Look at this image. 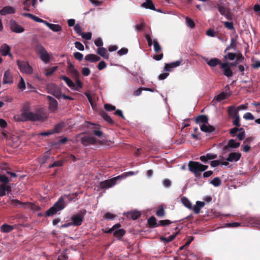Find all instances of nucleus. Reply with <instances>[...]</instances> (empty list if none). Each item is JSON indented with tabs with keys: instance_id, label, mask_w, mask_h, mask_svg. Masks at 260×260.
<instances>
[{
	"instance_id": "41",
	"label": "nucleus",
	"mask_w": 260,
	"mask_h": 260,
	"mask_svg": "<svg viewBox=\"0 0 260 260\" xmlns=\"http://www.w3.org/2000/svg\"><path fill=\"white\" fill-rule=\"evenodd\" d=\"M176 235H177V233L175 234H173V235L169 236L168 238L162 237H161L160 239L165 243L167 244V243H168L172 241L175 238Z\"/></svg>"
},
{
	"instance_id": "29",
	"label": "nucleus",
	"mask_w": 260,
	"mask_h": 260,
	"mask_svg": "<svg viewBox=\"0 0 260 260\" xmlns=\"http://www.w3.org/2000/svg\"><path fill=\"white\" fill-rule=\"evenodd\" d=\"M97 53L102 57L105 59H108L109 58V53L107 52V49L104 47H99L97 50Z\"/></svg>"
},
{
	"instance_id": "60",
	"label": "nucleus",
	"mask_w": 260,
	"mask_h": 260,
	"mask_svg": "<svg viewBox=\"0 0 260 260\" xmlns=\"http://www.w3.org/2000/svg\"><path fill=\"white\" fill-rule=\"evenodd\" d=\"M104 217L105 219L112 220L115 218V215L110 212H107L105 213V214L104 216Z\"/></svg>"
},
{
	"instance_id": "16",
	"label": "nucleus",
	"mask_w": 260,
	"mask_h": 260,
	"mask_svg": "<svg viewBox=\"0 0 260 260\" xmlns=\"http://www.w3.org/2000/svg\"><path fill=\"white\" fill-rule=\"evenodd\" d=\"M13 82V76L9 70L6 71L4 75L3 83L4 84H11Z\"/></svg>"
},
{
	"instance_id": "24",
	"label": "nucleus",
	"mask_w": 260,
	"mask_h": 260,
	"mask_svg": "<svg viewBox=\"0 0 260 260\" xmlns=\"http://www.w3.org/2000/svg\"><path fill=\"white\" fill-rule=\"evenodd\" d=\"M68 70L71 74L72 77L73 78L79 77V72L75 68L74 66L71 63H68Z\"/></svg>"
},
{
	"instance_id": "30",
	"label": "nucleus",
	"mask_w": 260,
	"mask_h": 260,
	"mask_svg": "<svg viewBox=\"0 0 260 260\" xmlns=\"http://www.w3.org/2000/svg\"><path fill=\"white\" fill-rule=\"evenodd\" d=\"M10 204L15 207L25 208L26 205L28 203L22 202L17 199H13L11 200Z\"/></svg>"
},
{
	"instance_id": "44",
	"label": "nucleus",
	"mask_w": 260,
	"mask_h": 260,
	"mask_svg": "<svg viewBox=\"0 0 260 260\" xmlns=\"http://www.w3.org/2000/svg\"><path fill=\"white\" fill-rule=\"evenodd\" d=\"M156 215L160 217H163L165 215V211L162 205L159 206V209L156 212Z\"/></svg>"
},
{
	"instance_id": "49",
	"label": "nucleus",
	"mask_w": 260,
	"mask_h": 260,
	"mask_svg": "<svg viewBox=\"0 0 260 260\" xmlns=\"http://www.w3.org/2000/svg\"><path fill=\"white\" fill-rule=\"evenodd\" d=\"M211 183L214 186H219L220 185L221 182L219 177H215L211 181Z\"/></svg>"
},
{
	"instance_id": "51",
	"label": "nucleus",
	"mask_w": 260,
	"mask_h": 260,
	"mask_svg": "<svg viewBox=\"0 0 260 260\" xmlns=\"http://www.w3.org/2000/svg\"><path fill=\"white\" fill-rule=\"evenodd\" d=\"M186 22L188 26L190 28H194L195 26V23L194 21L188 17L186 18Z\"/></svg>"
},
{
	"instance_id": "33",
	"label": "nucleus",
	"mask_w": 260,
	"mask_h": 260,
	"mask_svg": "<svg viewBox=\"0 0 260 260\" xmlns=\"http://www.w3.org/2000/svg\"><path fill=\"white\" fill-rule=\"evenodd\" d=\"M46 26H47L50 29L55 32H58L61 30V26L58 24H54L46 22Z\"/></svg>"
},
{
	"instance_id": "46",
	"label": "nucleus",
	"mask_w": 260,
	"mask_h": 260,
	"mask_svg": "<svg viewBox=\"0 0 260 260\" xmlns=\"http://www.w3.org/2000/svg\"><path fill=\"white\" fill-rule=\"evenodd\" d=\"M18 88L22 91L26 88L25 83L22 77L20 78V80L18 84Z\"/></svg>"
},
{
	"instance_id": "14",
	"label": "nucleus",
	"mask_w": 260,
	"mask_h": 260,
	"mask_svg": "<svg viewBox=\"0 0 260 260\" xmlns=\"http://www.w3.org/2000/svg\"><path fill=\"white\" fill-rule=\"evenodd\" d=\"M182 62V59H181L174 62H172L169 63H166L164 68V71L166 72H170L172 71L173 68L179 66Z\"/></svg>"
},
{
	"instance_id": "53",
	"label": "nucleus",
	"mask_w": 260,
	"mask_h": 260,
	"mask_svg": "<svg viewBox=\"0 0 260 260\" xmlns=\"http://www.w3.org/2000/svg\"><path fill=\"white\" fill-rule=\"evenodd\" d=\"M63 165L62 160H57L54 161L53 164L50 165L49 167V168H52L56 167H61Z\"/></svg>"
},
{
	"instance_id": "57",
	"label": "nucleus",
	"mask_w": 260,
	"mask_h": 260,
	"mask_svg": "<svg viewBox=\"0 0 260 260\" xmlns=\"http://www.w3.org/2000/svg\"><path fill=\"white\" fill-rule=\"evenodd\" d=\"M104 108L108 111H112L116 110L115 106L109 104H105L104 105Z\"/></svg>"
},
{
	"instance_id": "17",
	"label": "nucleus",
	"mask_w": 260,
	"mask_h": 260,
	"mask_svg": "<svg viewBox=\"0 0 260 260\" xmlns=\"http://www.w3.org/2000/svg\"><path fill=\"white\" fill-rule=\"evenodd\" d=\"M217 157V154L213 153H207L205 155L201 156L199 159L203 162L207 163L209 160L214 159Z\"/></svg>"
},
{
	"instance_id": "52",
	"label": "nucleus",
	"mask_w": 260,
	"mask_h": 260,
	"mask_svg": "<svg viewBox=\"0 0 260 260\" xmlns=\"http://www.w3.org/2000/svg\"><path fill=\"white\" fill-rule=\"evenodd\" d=\"M57 67H53L48 69L45 72V75L47 77L51 76L56 70Z\"/></svg>"
},
{
	"instance_id": "28",
	"label": "nucleus",
	"mask_w": 260,
	"mask_h": 260,
	"mask_svg": "<svg viewBox=\"0 0 260 260\" xmlns=\"http://www.w3.org/2000/svg\"><path fill=\"white\" fill-rule=\"evenodd\" d=\"M6 191H7L8 192L11 191V187L10 185H8L6 184H1L0 185V197H3L5 196Z\"/></svg>"
},
{
	"instance_id": "8",
	"label": "nucleus",
	"mask_w": 260,
	"mask_h": 260,
	"mask_svg": "<svg viewBox=\"0 0 260 260\" xmlns=\"http://www.w3.org/2000/svg\"><path fill=\"white\" fill-rule=\"evenodd\" d=\"M220 68L223 70V74L228 78H230L233 75V72L230 67L229 62H223L221 64Z\"/></svg>"
},
{
	"instance_id": "35",
	"label": "nucleus",
	"mask_w": 260,
	"mask_h": 260,
	"mask_svg": "<svg viewBox=\"0 0 260 260\" xmlns=\"http://www.w3.org/2000/svg\"><path fill=\"white\" fill-rule=\"evenodd\" d=\"M142 6L152 10H155V6L151 0H146V2L142 4Z\"/></svg>"
},
{
	"instance_id": "25",
	"label": "nucleus",
	"mask_w": 260,
	"mask_h": 260,
	"mask_svg": "<svg viewBox=\"0 0 260 260\" xmlns=\"http://www.w3.org/2000/svg\"><path fill=\"white\" fill-rule=\"evenodd\" d=\"M201 130L205 133H211L215 131V128L211 125L202 124L200 126Z\"/></svg>"
},
{
	"instance_id": "38",
	"label": "nucleus",
	"mask_w": 260,
	"mask_h": 260,
	"mask_svg": "<svg viewBox=\"0 0 260 260\" xmlns=\"http://www.w3.org/2000/svg\"><path fill=\"white\" fill-rule=\"evenodd\" d=\"M125 234V231L124 229H119L114 232L113 235L114 237L118 238V239H120Z\"/></svg>"
},
{
	"instance_id": "23",
	"label": "nucleus",
	"mask_w": 260,
	"mask_h": 260,
	"mask_svg": "<svg viewBox=\"0 0 260 260\" xmlns=\"http://www.w3.org/2000/svg\"><path fill=\"white\" fill-rule=\"evenodd\" d=\"M206 60L207 61V63L208 65L210 67H214L218 64L220 65V67H221V64L223 63L221 62L220 60L217 58H213L210 59L209 60H208V59H206Z\"/></svg>"
},
{
	"instance_id": "9",
	"label": "nucleus",
	"mask_w": 260,
	"mask_h": 260,
	"mask_svg": "<svg viewBox=\"0 0 260 260\" xmlns=\"http://www.w3.org/2000/svg\"><path fill=\"white\" fill-rule=\"evenodd\" d=\"M10 27L11 30L16 33H21L24 31V28L18 24L17 22L14 20H11L10 21Z\"/></svg>"
},
{
	"instance_id": "56",
	"label": "nucleus",
	"mask_w": 260,
	"mask_h": 260,
	"mask_svg": "<svg viewBox=\"0 0 260 260\" xmlns=\"http://www.w3.org/2000/svg\"><path fill=\"white\" fill-rule=\"evenodd\" d=\"M37 0H25L23 2L25 6H29L30 4L34 7H35Z\"/></svg>"
},
{
	"instance_id": "43",
	"label": "nucleus",
	"mask_w": 260,
	"mask_h": 260,
	"mask_svg": "<svg viewBox=\"0 0 260 260\" xmlns=\"http://www.w3.org/2000/svg\"><path fill=\"white\" fill-rule=\"evenodd\" d=\"M228 96L227 94L224 92H222L219 94H218L216 96H215V99L218 101H221L224 100H225L228 98Z\"/></svg>"
},
{
	"instance_id": "12",
	"label": "nucleus",
	"mask_w": 260,
	"mask_h": 260,
	"mask_svg": "<svg viewBox=\"0 0 260 260\" xmlns=\"http://www.w3.org/2000/svg\"><path fill=\"white\" fill-rule=\"evenodd\" d=\"M47 99L49 101V108L50 110L54 112L57 109L58 103L57 101L51 96H47Z\"/></svg>"
},
{
	"instance_id": "62",
	"label": "nucleus",
	"mask_w": 260,
	"mask_h": 260,
	"mask_svg": "<svg viewBox=\"0 0 260 260\" xmlns=\"http://www.w3.org/2000/svg\"><path fill=\"white\" fill-rule=\"evenodd\" d=\"M74 56L76 59L79 61H81L83 58V55L79 52H75L74 53Z\"/></svg>"
},
{
	"instance_id": "5",
	"label": "nucleus",
	"mask_w": 260,
	"mask_h": 260,
	"mask_svg": "<svg viewBox=\"0 0 260 260\" xmlns=\"http://www.w3.org/2000/svg\"><path fill=\"white\" fill-rule=\"evenodd\" d=\"M17 64L21 72L29 75L32 73V68L27 62L17 60Z\"/></svg>"
},
{
	"instance_id": "15",
	"label": "nucleus",
	"mask_w": 260,
	"mask_h": 260,
	"mask_svg": "<svg viewBox=\"0 0 260 260\" xmlns=\"http://www.w3.org/2000/svg\"><path fill=\"white\" fill-rule=\"evenodd\" d=\"M10 51L11 48L7 44H3L0 47V53L3 56H6L7 55H9L11 56L12 54L10 53Z\"/></svg>"
},
{
	"instance_id": "55",
	"label": "nucleus",
	"mask_w": 260,
	"mask_h": 260,
	"mask_svg": "<svg viewBox=\"0 0 260 260\" xmlns=\"http://www.w3.org/2000/svg\"><path fill=\"white\" fill-rule=\"evenodd\" d=\"M233 124L237 127H239L240 126V116H237L235 117H233Z\"/></svg>"
},
{
	"instance_id": "10",
	"label": "nucleus",
	"mask_w": 260,
	"mask_h": 260,
	"mask_svg": "<svg viewBox=\"0 0 260 260\" xmlns=\"http://www.w3.org/2000/svg\"><path fill=\"white\" fill-rule=\"evenodd\" d=\"M81 143L85 146L89 145L95 144L96 142V139L94 137L85 136L81 139Z\"/></svg>"
},
{
	"instance_id": "64",
	"label": "nucleus",
	"mask_w": 260,
	"mask_h": 260,
	"mask_svg": "<svg viewBox=\"0 0 260 260\" xmlns=\"http://www.w3.org/2000/svg\"><path fill=\"white\" fill-rule=\"evenodd\" d=\"M94 44L96 45V46L99 47H102V46L103 45L102 39L101 38H97L94 41Z\"/></svg>"
},
{
	"instance_id": "36",
	"label": "nucleus",
	"mask_w": 260,
	"mask_h": 260,
	"mask_svg": "<svg viewBox=\"0 0 260 260\" xmlns=\"http://www.w3.org/2000/svg\"><path fill=\"white\" fill-rule=\"evenodd\" d=\"M64 127V123H59L57 124H56L54 128L52 129V132L53 134H57L60 133L63 127Z\"/></svg>"
},
{
	"instance_id": "1",
	"label": "nucleus",
	"mask_w": 260,
	"mask_h": 260,
	"mask_svg": "<svg viewBox=\"0 0 260 260\" xmlns=\"http://www.w3.org/2000/svg\"><path fill=\"white\" fill-rule=\"evenodd\" d=\"M47 118V116L44 113L40 112L34 113L25 111L21 114V120L22 121H44Z\"/></svg>"
},
{
	"instance_id": "3",
	"label": "nucleus",
	"mask_w": 260,
	"mask_h": 260,
	"mask_svg": "<svg viewBox=\"0 0 260 260\" xmlns=\"http://www.w3.org/2000/svg\"><path fill=\"white\" fill-rule=\"evenodd\" d=\"M118 180H119L118 177H117V176L115 177H113L110 179L106 180L105 181L101 182L98 186V190L104 189H108L113 186L116 184L117 181Z\"/></svg>"
},
{
	"instance_id": "47",
	"label": "nucleus",
	"mask_w": 260,
	"mask_h": 260,
	"mask_svg": "<svg viewBox=\"0 0 260 260\" xmlns=\"http://www.w3.org/2000/svg\"><path fill=\"white\" fill-rule=\"evenodd\" d=\"M153 46L154 51L156 53L159 52L161 50V48L156 40H153Z\"/></svg>"
},
{
	"instance_id": "61",
	"label": "nucleus",
	"mask_w": 260,
	"mask_h": 260,
	"mask_svg": "<svg viewBox=\"0 0 260 260\" xmlns=\"http://www.w3.org/2000/svg\"><path fill=\"white\" fill-rule=\"evenodd\" d=\"M243 118L245 120H253L254 119L253 115L250 112H247L244 114Z\"/></svg>"
},
{
	"instance_id": "32",
	"label": "nucleus",
	"mask_w": 260,
	"mask_h": 260,
	"mask_svg": "<svg viewBox=\"0 0 260 260\" xmlns=\"http://www.w3.org/2000/svg\"><path fill=\"white\" fill-rule=\"evenodd\" d=\"M147 223L149 226L151 228L158 226V223L156 222V219L154 216H152L149 218H148Z\"/></svg>"
},
{
	"instance_id": "13",
	"label": "nucleus",
	"mask_w": 260,
	"mask_h": 260,
	"mask_svg": "<svg viewBox=\"0 0 260 260\" xmlns=\"http://www.w3.org/2000/svg\"><path fill=\"white\" fill-rule=\"evenodd\" d=\"M50 93L56 97L57 99H60L61 96V90L59 87L55 84L51 85L50 88Z\"/></svg>"
},
{
	"instance_id": "2",
	"label": "nucleus",
	"mask_w": 260,
	"mask_h": 260,
	"mask_svg": "<svg viewBox=\"0 0 260 260\" xmlns=\"http://www.w3.org/2000/svg\"><path fill=\"white\" fill-rule=\"evenodd\" d=\"M35 50L36 53L39 55L40 59L45 63L50 61V56L45 48L40 44L36 45Z\"/></svg>"
},
{
	"instance_id": "18",
	"label": "nucleus",
	"mask_w": 260,
	"mask_h": 260,
	"mask_svg": "<svg viewBox=\"0 0 260 260\" xmlns=\"http://www.w3.org/2000/svg\"><path fill=\"white\" fill-rule=\"evenodd\" d=\"M16 12L15 8L12 6H5L0 10L1 15H6L8 14H14Z\"/></svg>"
},
{
	"instance_id": "54",
	"label": "nucleus",
	"mask_w": 260,
	"mask_h": 260,
	"mask_svg": "<svg viewBox=\"0 0 260 260\" xmlns=\"http://www.w3.org/2000/svg\"><path fill=\"white\" fill-rule=\"evenodd\" d=\"M174 222L173 221H171L170 220H168V219H166V220H160L158 222V226H166L167 225H169L171 223Z\"/></svg>"
},
{
	"instance_id": "26",
	"label": "nucleus",
	"mask_w": 260,
	"mask_h": 260,
	"mask_svg": "<svg viewBox=\"0 0 260 260\" xmlns=\"http://www.w3.org/2000/svg\"><path fill=\"white\" fill-rule=\"evenodd\" d=\"M100 57L94 54H89L85 56V60L86 61H89L91 62H94L100 60Z\"/></svg>"
},
{
	"instance_id": "42",
	"label": "nucleus",
	"mask_w": 260,
	"mask_h": 260,
	"mask_svg": "<svg viewBox=\"0 0 260 260\" xmlns=\"http://www.w3.org/2000/svg\"><path fill=\"white\" fill-rule=\"evenodd\" d=\"M228 146L232 148H237L240 146L239 142H236L234 139H230L228 141Z\"/></svg>"
},
{
	"instance_id": "19",
	"label": "nucleus",
	"mask_w": 260,
	"mask_h": 260,
	"mask_svg": "<svg viewBox=\"0 0 260 260\" xmlns=\"http://www.w3.org/2000/svg\"><path fill=\"white\" fill-rule=\"evenodd\" d=\"M241 157V154L239 152H232L229 154V156L226 158L228 161H237Z\"/></svg>"
},
{
	"instance_id": "11",
	"label": "nucleus",
	"mask_w": 260,
	"mask_h": 260,
	"mask_svg": "<svg viewBox=\"0 0 260 260\" xmlns=\"http://www.w3.org/2000/svg\"><path fill=\"white\" fill-rule=\"evenodd\" d=\"M53 206L58 211V212L63 210L66 206L64 197L62 196L60 197Z\"/></svg>"
},
{
	"instance_id": "63",
	"label": "nucleus",
	"mask_w": 260,
	"mask_h": 260,
	"mask_svg": "<svg viewBox=\"0 0 260 260\" xmlns=\"http://www.w3.org/2000/svg\"><path fill=\"white\" fill-rule=\"evenodd\" d=\"M75 46L77 49H78L80 51H83L84 50V46L80 42H78V41L76 42L75 43Z\"/></svg>"
},
{
	"instance_id": "37",
	"label": "nucleus",
	"mask_w": 260,
	"mask_h": 260,
	"mask_svg": "<svg viewBox=\"0 0 260 260\" xmlns=\"http://www.w3.org/2000/svg\"><path fill=\"white\" fill-rule=\"evenodd\" d=\"M1 230L3 233H9L13 230V227L7 224H4L1 226Z\"/></svg>"
},
{
	"instance_id": "45",
	"label": "nucleus",
	"mask_w": 260,
	"mask_h": 260,
	"mask_svg": "<svg viewBox=\"0 0 260 260\" xmlns=\"http://www.w3.org/2000/svg\"><path fill=\"white\" fill-rule=\"evenodd\" d=\"M135 174V172H134L133 171H129V172H125V173L122 174L121 175L118 176L117 177H118V180H121V179L125 178L126 177H127L128 176L134 175Z\"/></svg>"
},
{
	"instance_id": "27",
	"label": "nucleus",
	"mask_w": 260,
	"mask_h": 260,
	"mask_svg": "<svg viewBox=\"0 0 260 260\" xmlns=\"http://www.w3.org/2000/svg\"><path fill=\"white\" fill-rule=\"evenodd\" d=\"M204 202L197 201L195 206L192 207V210L195 214H198L200 213V210L205 206Z\"/></svg>"
},
{
	"instance_id": "22",
	"label": "nucleus",
	"mask_w": 260,
	"mask_h": 260,
	"mask_svg": "<svg viewBox=\"0 0 260 260\" xmlns=\"http://www.w3.org/2000/svg\"><path fill=\"white\" fill-rule=\"evenodd\" d=\"M209 118L206 115H201L197 116L195 119L197 124L202 123V124H208Z\"/></svg>"
},
{
	"instance_id": "21",
	"label": "nucleus",
	"mask_w": 260,
	"mask_h": 260,
	"mask_svg": "<svg viewBox=\"0 0 260 260\" xmlns=\"http://www.w3.org/2000/svg\"><path fill=\"white\" fill-rule=\"evenodd\" d=\"M125 215L128 218L133 220H136L141 216V213L139 211L135 210L127 212L125 214Z\"/></svg>"
},
{
	"instance_id": "7",
	"label": "nucleus",
	"mask_w": 260,
	"mask_h": 260,
	"mask_svg": "<svg viewBox=\"0 0 260 260\" xmlns=\"http://www.w3.org/2000/svg\"><path fill=\"white\" fill-rule=\"evenodd\" d=\"M217 9L220 14L225 17V18L229 20H231L233 19V15L229 9L224 7V6L218 5Z\"/></svg>"
},
{
	"instance_id": "40",
	"label": "nucleus",
	"mask_w": 260,
	"mask_h": 260,
	"mask_svg": "<svg viewBox=\"0 0 260 260\" xmlns=\"http://www.w3.org/2000/svg\"><path fill=\"white\" fill-rule=\"evenodd\" d=\"M58 211L53 207L50 208L45 213V216H52L54 215Z\"/></svg>"
},
{
	"instance_id": "39",
	"label": "nucleus",
	"mask_w": 260,
	"mask_h": 260,
	"mask_svg": "<svg viewBox=\"0 0 260 260\" xmlns=\"http://www.w3.org/2000/svg\"><path fill=\"white\" fill-rule=\"evenodd\" d=\"M182 204L184 206L189 209H192V206L190 201L186 197H183L181 199Z\"/></svg>"
},
{
	"instance_id": "50",
	"label": "nucleus",
	"mask_w": 260,
	"mask_h": 260,
	"mask_svg": "<svg viewBox=\"0 0 260 260\" xmlns=\"http://www.w3.org/2000/svg\"><path fill=\"white\" fill-rule=\"evenodd\" d=\"M236 57V54L235 53H228L227 55L224 56V58L225 59H229L230 60H234Z\"/></svg>"
},
{
	"instance_id": "58",
	"label": "nucleus",
	"mask_w": 260,
	"mask_h": 260,
	"mask_svg": "<svg viewBox=\"0 0 260 260\" xmlns=\"http://www.w3.org/2000/svg\"><path fill=\"white\" fill-rule=\"evenodd\" d=\"M236 47V40L232 38L231 39V44L230 45L227 47L226 49L225 50V52H226L228 50H229L231 48H235Z\"/></svg>"
},
{
	"instance_id": "4",
	"label": "nucleus",
	"mask_w": 260,
	"mask_h": 260,
	"mask_svg": "<svg viewBox=\"0 0 260 260\" xmlns=\"http://www.w3.org/2000/svg\"><path fill=\"white\" fill-rule=\"evenodd\" d=\"M86 211H81L78 214L73 215L71 217L72 224L76 226L81 225L82 224Z\"/></svg>"
},
{
	"instance_id": "48",
	"label": "nucleus",
	"mask_w": 260,
	"mask_h": 260,
	"mask_svg": "<svg viewBox=\"0 0 260 260\" xmlns=\"http://www.w3.org/2000/svg\"><path fill=\"white\" fill-rule=\"evenodd\" d=\"M225 27L229 30H235L234 24L232 22L224 21L223 22Z\"/></svg>"
},
{
	"instance_id": "6",
	"label": "nucleus",
	"mask_w": 260,
	"mask_h": 260,
	"mask_svg": "<svg viewBox=\"0 0 260 260\" xmlns=\"http://www.w3.org/2000/svg\"><path fill=\"white\" fill-rule=\"evenodd\" d=\"M189 171L198 177L200 172V163L197 161H190L188 165Z\"/></svg>"
},
{
	"instance_id": "31",
	"label": "nucleus",
	"mask_w": 260,
	"mask_h": 260,
	"mask_svg": "<svg viewBox=\"0 0 260 260\" xmlns=\"http://www.w3.org/2000/svg\"><path fill=\"white\" fill-rule=\"evenodd\" d=\"M100 114L101 116L108 123L110 124H113L114 123L111 117L103 110L100 112Z\"/></svg>"
},
{
	"instance_id": "59",
	"label": "nucleus",
	"mask_w": 260,
	"mask_h": 260,
	"mask_svg": "<svg viewBox=\"0 0 260 260\" xmlns=\"http://www.w3.org/2000/svg\"><path fill=\"white\" fill-rule=\"evenodd\" d=\"M80 36H81L83 39L87 40H89L91 39L92 34L90 32H82V34H81Z\"/></svg>"
},
{
	"instance_id": "34",
	"label": "nucleus",
	"mask_w": 260,
	"mask_h": 260,
	"mask_svg": "<svg viewBox=\"0 0 260 260\" xmlns=\"http://www.w3.org/2000/svg\"><path fill=\"white\" fill-rule=\"evenodd\" d=\"M60 78L63 80L70 88L73 89L75 87L74 83L68 77L63 75L60 76Z\"/></svg>"
},
{
	"instance_id": "20",
	"label": "nucleus",
	"mask_w": 260,
	"mask_h": 260,
	"mask_svg": "<svg viewBox=\"0 0 260 260\" xmlns=\"http://www.w3.org/2000/svg\"><path fill=\"white\" fill-rule=\"evenodd\" d=\"M228 114L231 118L239 116L238 109L235 106H231L228 108Z\"/></svg>"
}]
</instances>
